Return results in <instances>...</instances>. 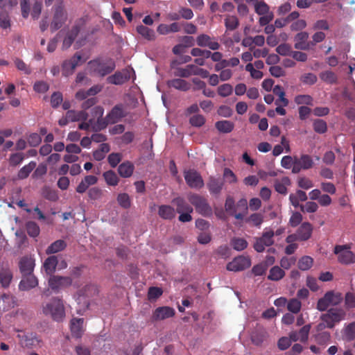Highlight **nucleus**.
Returning a JSON list of instances; mask_svg holds the SVG:
<instances>
[{
  "mask_svg": "<svg viewBox=\"0 0 355 355\" xmlns=\"http://www.w3.org/2000/svg\"><path fill=\"white\" fill-rule=\"evenodd\" d=\"M45 315H51L55 321H62L65 316V310L63 302L58 297H53L43 308Z\"/></svg>",
  "mask_w": 355,
  "mask_h": 355,
  "instance_id": "obj_1",
  "label": "nucleus"
},
{
  "mask_svg": "<svg viewBox=\"0 0 355 355\" xmlns=\"http://www.w3.org/2000/svg\"><path fill=\"white\" fill-rule=\"evenodd\" d=\"M73 280L71 277L51 275L49 279V286L55 292L60 289L69 287L72 284Z\"/></svg>",
  "mask_w": 355,
  "mask_h": 355,
  "instance_id": "obj_9",
  "label": "nucleus"
},
{
  "mask_svg": "<svg viewBox=\"0 0 355 355\" xmlns=\"http://www.w3.org/2000/svg\"><path fill=\"white\" fill-rule=\"evenodd\" d=\"M349 245H336L334 253L337 255L338 261L343 265H349L355 262V254L350 250Z\"/></svg>",
  "mask_w": 355,
  "mask_h": 355,
  "instance_id": "obj_5",
  "label": "nucleus"
},
{
  "mask_svg": "<svg viewBox=\"0 0 355 355\" xmlns=\"http://www.w3.org/2000/svg\"><path fill=\"white\" fill-rule=\"evenodd\" d=\"M117 201L120 206L125 209L129 208L131 205L130 197L126 193L119 194Z\"/></svg>",
  "mask_w": 355,
  "mask_h": 355,
  "instance_id": "obj_57",
  "label": "nucleus"
},
{
  "mask_svg": "<svg viewBox=\"0 0 355 355\" xmlns=\"http://www.w3.org/2000/svg\"><path fill=\"white\" fill-rule=\"evenodd\" d=\"M88 196L91 200H99L103 196V191L98 187H94L88 191Z\"/></svg>",
  "mask_w": 355,
  "mask_h": 355,
  "instance_id": "obj_64",
  "label": "nucleus"
},
{
  "mask_svg": "<svg viewBox=\"0 0 355 355\" xmlns=\"http://www.w3.org/2000/svg\"><path fill=\"white\" fill-rule=\"evenodd\" d=\"M67 19V13L62 3L54 6V13L51 22L50 28L51 32L60 29Z\"/></svg>",
  "mask_w": 355,
  "mask_h": 355,
  "instance_id": "obj_6",
  "label": "nucleus"
},
{
  "mask_svg": "<svg viewBox=\"0 0 355 355\" xmlns=\"http://www.w3.org/2000/svg\"><path fill=\"white\" fill-rule=\"evenodd\" d=\"M313 265V259L309 256L302 257L298 261V268L302 270H309Z\"/></svg>",
  "mask_w": 355,
  "mask_h": 355,
  "instance_id": "obj_52",
  "label": "nucleus"
},
{
  "mask_svg": "<svg viewBox=\"0 0 355 355\" xmlns=\"http://www.w3.org/2000/svg\"><path fill=\"white\" fill-rule=\"evenodd\" d=\"M345 313L341 309L331 308L320 315V320L327 324V328L333 329L336 324L345 318Z\"/></svg>",
  "mask_w": 355,
  "mask_h": 355,
  "instance_id": "obj_4",
  "label": "nucleus"
},
{
  "mask_svg": "<svg viewBox=\"0 0 355 355\" xmlns=\"http://www.w3.org/2000/svg\"><path fill=\"white\" fill-rule=\"evenodd\" d=\"M158 215L164 220H172L175 217V210L170 205H160L158 208Z\"/></svg>",
  "mask_w": 355,
  "mask_h": 355,
  "instance_id": "obj_24",
  "label": "nucleus"
},
{
  "mask_svg": "<svg viewBox=\"0 0 355 355\" xmlns=\"http://www.w3.org/2000/svg\"><path fill=\"white\" fill-rule=\"evenodd\" d=\"M83 318H73L71 320V332L72 336L75 338H80L84 332L83 329Z\"/></svg>",
  "mask_w": 355,
  "mask_h": 355,
  "instance_id": "obj_22",
  "label": "nucleus"
},
{
  "mask_svg": "<svg viewBox=\"0 0 355 355\" xmlns=\"http://www.w3.org/2000/svg\"><path fill=\"white\" fill-rule=\"evenodd\" d=\"M216 128L222 133H230L234 128L233 122L227 120L217 121L215 123Z\"/></svg>",
  "mask_w": 355,
  "mask_h": 355,
  "instance_id": "obj_35",
  "label": "nucleus"
},
{
  "mask_svg": "<svg viewBox=\"0 0 355 355\" xmlns=\"http://www.w3.org/2000/svg\"><path fill=\"white\" fill-rule=\"evenodd\" d=\"M313 161L309 155H302L300 158L295 157V165L292 168L293 173H298L302 169L307 170L312 168Z\"/></svg>",
  "mask_w": 355,
  "mask_h": 355,
  "instance_id": "obj_13",
  "label": "nucleus"
},
{
  "mask_svg": "<svg viewBox=\"0 0 355 355\" xmlns=\"http://www.w3.org/2000/svg\"><path fill=\"white\" fill-rule=\"evenodd\" d=\"M281 165L286 169L293 168L294 165H295V157L293 158L289 155L284 156L281 160Z\"/></svg>",
  "mask_w": 355,
  "mask_h": 355,
  "instance_id": "obj_61",
  "label": "nucleus"
},
{
  "mask_svg": "<svg viewBox=\"0 0 355 355\" xmlns=\"http://www.w3.org/2000/svg\"><path fill=\"white\" fill-rule=\"evenodd\" d=\"M62 94L60 92H55L51 97V105L53 108H57L62 102Z\"/></svg>",
  "mask_w": 355,
  "mask_h": 355,
  "instance_id": "obj_60",
  "label": "nucleus"
},
{
  "mask_svg": "<svg viewBox=\"0 0 355 355\" xmlns=\"http://www.w3.org/2000/svg\"><path fill=\"white\" fill-rule=\"evenodd\" d=\"M83 62H85V60H82V55L79 53H76L70 59L62 62V75L64 76L71 75L76 67L81 65Z\"/></svg>",
  "mask_w": 355,
  "mask_h": 355,
  "instance_id": "obj_8",
  "label": "nucleus"
},
{
  "mask_svg": "<svg viewBox=\"0 0 355 355\" xmlns=\"http://www.w3.org/2000/svg\"><path fill=\"white\" fill-rule=\"evenodd\" d=\"M172 203L176 207V211L178 213L184 211L193 212V207L189 205L183 198H175L173 199Z\"/></svg>",
  "mask_w": 355,
  "mask_h": 355,
  "instance_id": "obj_25",
  "label": "nucleus"
},
{
  "mask_svg": "<svg viewBox=\"0 0 355 355\" xmlns=\"http://www.w3.org/2000/svg\"><path fill=\"white\" fill-rule=\"evenodd\" d=\"M67 247V243L64 240H57L52 243L46 250L47 254H52L64 250Z\"/></svg>",
  "mask_w": 355,
  "mask_h": 355,
  "instance_id": "obj_32",
  "label": "nucleus"
},
{
  "mask_svg": "<svg viewBox=\"0 0 355 355\" xmlns=\"http://www.w3.org/2000/svg\"><path fill=\"white\" fill-rule=\"evenodd\" d=\"M254 11L259 15H264L271 12L268 5L263 1H257L254 3Z\"/></svg>",
  "mask_w": 355,
  "mask_h": 355,
  "instance_id": "obj_45",
  "label": "nucleus"
},
{
  "mask_svg": "<svg viewBox=\"0 0 355 355\" xmlns=\"http://www.w3.org/2000/svg\"><path fill=\"white\" fill-rule=\"evenodd\" d=\"M188 200L194 206L196 211L203 216H209L212 214V209L207 200L197 193H191L188 196Z\"/></svg>",
  "mask_w": 355,
  "mask_h": 355,
  "instance_id": "obj_2",
  "label": "nucleus"
},
{
  "mask_svg": "<svg viewBox=\"0 0 355 355\" xmlns=\"http://www.w3.org/2000/svg\"><path fill=\"white\" fill-rule=\"evenodd\" d=\"M217 92L219 96L227 97L232 94L233 87L228 83L223 84L218 87Z\"/></svg>",
  "mask_w": 355,
  "mask_h": 355,
  "instance_id": "obj_53",
  "label": "nucleus"
},
{
  "mask_svg": "<svg viewBox=\"0 0 355 355\" xmlns=\"http://www.w3.org/2000/svg\"><path fill=\"white\" fill-rule=\"evenodd\" d=\"M274 232L272 230H265L261 236L255 239L254 249L257 252H263L266 247L272 245L274 243Z\"/></svg>",
  "mask_w": 355,
  "mask_h": 355,
  "instance_id": "obj_7",
  "label": "nucleus"
},
{
  "mask_svg": "<svg viewBox=\"0 0 355 355\" xmlns=\"http://www.w3.org/2000/svg\"><path fill=\"white\" fill-rule=\"evenodd\" d=\"M310 329H311V324H306V325L303 326L300 329L299 331H297L300 341H301L302 343H305L307 341Z\"/></svg>",
  "mask_w": 355,
  "mask_h": 355,
  "instance_id": "obj_59",
  "label": "nucleus"
},
{
  "mask_svg": "<svg viewBox=\"0 0 355 355\" xmlns=\"http://www.w3.org/2000/svg\"><path fill=\"white\" fill-rule=\"evenodd\" d=\"M21 276V279L19 284V289L20 291H27L35 288L38 285V279L33 273Z\"/></svg>",
  "mask_w": 355,
  "mask_h": 355,
  "instance_id": "obj_15",
  "label": "nucleus"
},
{
  "mask_svg": "<svg viewBox=\"0 0 355 355\" xmlns=\"http://www.w3.org/2000/svg\"><path fill=\"white\" fill-rule=\"evenodd\" d=\"M302 307L301 302L296 299H291L287 303V309L292 313H297L300 311Z\"/></svg>",
  "mask_w": 355,
  "mask_h": 355,
  "instance_id": "obj_47",
  "label": "nucleus"
},
{
  "mask_svg": "<svg viewBox=\"0 0 355 355\" xmlns=\"http://www.w3.org/2000/svg\"><path fill=\"white\" fill-rule=\"evenodd\" d=\"M295 102L297 105L304 104L307 105H312L313 98L307 94L297 95L295 98Z\"/></svg>",
  "mask_w": 355,
  "mask_h": 355,
  "instance_id": "obj_55",
  "label": "nucleus"
},
{
  "mask_svg": "<svg viewBox=\"0 0 355 355\" xmlns=\"http://www.w3.org/2000/svg\"><path fill=\"white\" fill-rule=\"evenodd\" d=\"M12 279V272L8 268H3L0 270V283L2 287L8 288Z\"/></svg>",
  "mask_w": 355,
  "mask_h": 355,
  "instance_id": "obj_30",
  "label": "nucleus"
},
{
  "mask_svg": "<svg viewBox=\"0 0 355 355\" xmlns=\"http://www.w3.org/2000/svg\"><path fill=\"white\" fill-rule=\"evenodd\" d=\"M89 64L92 71L101 77L110 74L116 67L115 62L112 59L107 60H94L90 61Z\"/></svg>",
  "mask_w": 355,
  "mask_h": 355,
  "instance_id": "obj_3",
  "label": "nucleus"
},
{
  "mask_svg": "<svg viewBox=\"0 0 355 355\" xmlns=\"http://www.w3.org/2000/svg\"><path fill=\"white\" fill-rule=\"evenodd\" d=\"M231 245L234 250L241 251L248 247V242L244 239L234 238L231 240Z\"/></svg>",
  "mask_w": 355,
  "mask_h": 355,
  "instance_id": "obj_49",
  "label": "nucleus"
},
{
  "mask_svg": "<svg viewBox=\"0 0 355 355\" xmlns=\"http://www.w3.org/2000/svg\"><path fill=\"white\" fill-rule=\"evenodd\" d=\"M309 33L305 31L298 33L294 37L295 48L299 50H309L311 49L310 41H308Z\"/></svg>",
  "mask_w": 355,
  "mask_h": 355,
  "instance_id": "obj_16",
  "label": "nucleus"
},
{
  "mask_svg": "<svg viewBox=\"0 0 355 355\" xmlns=\"http://www.w3.org/2000/svg\"><path fill=\"white\" fill-rule=\"evenodd\" d=\"M137 31L142 37L147 40L150 41L155 40V35L154 31L144 25L137 26Z\"/></svg>",
  "mask_w": 355,
  "mask_h": 355,
  "instance_id": "obj_40",
  "label": "nucleus"
},
{
  "mask_svg": "<svg viewBox=\"0 0 355 355\" xmlns=\"http://www.w3.org/2000/svg\"><path fill=\"white\" fill-rule=\"evenodd\" d=\"M97 293V288L94 284H87L78 291V303L83 302V310L89 308V302L87 297H92Z\"/></svg>",
  "mask_w": 355,
  "mask_h": 355,
  "instance_id": "obj_11",
  "label": "nucleus"
},
{
  "mask_svg": "<svg viewBox=\"0 0 355 355\" xmlns=\"http://www.w3.org/2000/svg\"><path fill=\"white\" fill-rule=\"evenodd\" d=\"M36 163L33 161H31L28 164L24 166L18 172L17 177L19 180H24L28 177L30 173L33 171V170L35 168Z\"/></svg>",
  "mask_w": 355,
  "mask_h": 355,
  "instance_id": "obj_39",
  "label": "nucleus"
},
{
  "mask_svg": "<svg viewBox=\"0 0 355 355\" xmlns=\"http://www.w3.org/2000/svg\"><path fill=\"white\" fill-rule=\"evenodd\" d=\"M108 124H110V123L108 122L107 116L105 118H103V116L101 118H98L96 119V123L94 121V123L92 125V130L95 132L101 131L105 129Z\"/></svg>",
  "mask_w": 355,
  "mask_h": 355,
  "instance_id": "obj_48",
  "label": "nucleus"
},
{
  "mask_svg": "<svg viewBox=\"0 0 355 355\" xmlns=\"http://www.w3.org/2000/svg\"><path fill=\"white\" fill-rule=\"evenodd\" d=\"M58 265V257L52 255L49 257L44 262L43 267L47 275H52Z\"/></svg>",
  "mask_w": 355,
  "mask_h": 355,
  "instance_id": "obj_23",
  "label": "nucleus"
},
{
  "mask_svg": "<svg viewBox=\"0 0 355 355\" xmlns=\"http://www.w3.org/2000/svg\"><path fill=\"white\" fill-rule=\"evenodd\" d=\"M189 122L192 126L201 127L205 123V118L202 114H196L190 118Z\"/></svg>",
  "mask_w": 355,
  "mask_h": 355,
  "instance_id": "obj_63",
  "label": "nucleus"
},
{
  "mask_svg": "<svg viewBox=\"0 0 355 355\" xmlns=\"http://www.w3.org/2000/svg\"><path fill=\"white\" fill-rule=\"evenodd\" d=\"M122 159V155L119 153H112L107 157V162L112 168H115Z\"/></svg>",
  "mask_w": 355,
  "mask_h": 355,
  "instance_id": "obj_56",
  "label": "nucleus"
},
{
  "mask_svg": "<svg viewBox=\"0 0 355 355\" xmlns=\"http://www.w3.org/2000/svg\"><path fill=\"white\" fill-rule=\"evenodd\" d=\"M130 79L128 71H116L114 74L110 76L107 78V83L116 85L125 83Z\"/></svg>",
  "mask_w": 355,
  "mask_h": 355,
  "instance_id": "obj_20",
  "label": "nucleus"
},
{
  "mask_svg": "<svg viewBox=\"0 0 355 355\" xmlns=\"http://www.w3.org/2000/svg\"><path fill=\"white\" fill-rule=\"evenodd\" d=\"M175 315V310L169 306L159 307L153 313V318L155 320H164Z\"/></svg>",
  "mask_w": 355,
  "mask_h": 355,
  "instance_id": "obj_18",
  "label": "nucleus"
},
{
  "mask_svg": "<svg viewBox=\"0 0 355 355\" xmlns=\"http://www.w3.org/2000/svg\"><path fill=\"white\" fill-rule=\"evenodd\" d=\"M313 130L319 134H323L327 130V123L322 119H315L313 123Z\"/></svg>",
  "mask_w": 355,
  "mask_h": 355,
  "instance_id": "obj_51",
  "label": "nucleus"
},
{
  "mask_svg": "<svg viewBox=\"0 0 355 355\" xmlns=\"http://www.w3.org/2000/svg\"><path fill=\"white\" fill-rule=\"evenodd\" d=\"M26 229L28 234L31 237H37L40 234V227L34 221H28L26 223Z\"/></svg>",
  "mask_w": 355,
  "mask_h": 355,
  "instance_id": "obj_44",
  "label": "nucleus"
},
{
  "mask_svg": "<svg viewBox=\"0 0 355 355\" xmlns=\"http://www.w3.org/2000/svg\"><path fill=\"white\" fill-rule=\"evenodd\" d=\"M67 114L70 121H87L88 118V114L83 110L76 111L74 110H69Z\"/></svg>",
  "mask_w": 355,
  "mask_h": 355,
  "instance_id": "obj_33",
  "label": "nucleus"
},
{
  "mask_svg": "<svg viewBox=\"0 0 355 355\" xmlns=\"http://www.w3.org/2000/svg\"><path fill=\"white\" fill-rule=\"evenodd\" d=\"M268 336L266 331L263 329H258L251 334V340L255 345H261Z\"/></svg>",
  "mask_w": 355,
  "mask_h": 355,
  "instance_id": "obj_29",
  "label": "nucleus"
},
{
  "mask_svg": "<svg viewBox=\"0 0 355 355\" xmlns=\"http://www.w3.org/2000/svg\"><path fill=\"white\" fill-rule=\"evenodd\" d=\"M80 31L79 27L78 26H75L72 27L70 32L67 35L63 40V47L67 49L71 46L73 44L74 40L78 35Z\"/></svg>",
  "mask_w": 355,
  "mask_h": 355,
  "instance_id": "obj_37",
  "label": "nucleus"
},
{
  "mask_svg": "<svg viewBox=\"0 0 355 355\" xmlns=\"http://www.w3.org/2000/svg\"><path fill=\"white\" fill-rule=\"evenodd\" d=\"M290 184V178L288 177H284L281 180H276L274 186L277 192L285 195L287 193V186H289Z\"/></svg>",
  "mask_w": 355,
  "mask_h": 355,
  "instance_id": "obj_34",
  "label": "nucleus"
},
{
  "mask_svg": "<svg viewBox=\"0 0 355 355\" xmlns=\"http://www.w3.org/2000/svg\"><path fill=\"white\" fill-rule=\"evenodd\" d=\"M180 31V26L177 22H173L170 25L161 24L158 26L157 31L160 35H167L170 33H177Z\"/></svg>",
  "mask_w": 355,
  "mask_h": 355,
  "instance_id": "obj_26",
  "label": "nucleus"
},
{
  "mask_svg": "<svg viewBox=\"0 0 355 355\" xmlns=\"http://www.w3.org/2000/svg\"><path fill=\"white\" fill-rule=\"evenodd\" d=\"M320 78L324 83L330 85L336 84L338 82L337 75L331 70H326L320 72Z\"/></svg>",
  "mask_w": 355,
  "mask_h": 355,
  "instance_id": "obj_36",
  "label": "nucleus"
},
{
  "mask_svg": "<svg viewBox=\"0 0 355 355\" xmlns=\"http://www.w3.org/2000/svg\"><path fill=\"white\" fill-rule=\"evenodd\" d=\"M313 227L310 223L304 222L302 223L297 230L298 241H307L312 234Z\"/></svg>",
  "mask_w": 355,
  "mask_h": 355,
  "instance_id": "obj_21",
  "label": "nucleus"
},
{
  "mask_svg": "<svg viewBox=\"0 0 355 355\" xmlns=\"http://www.w3.org/2000/svg\"><path fill=\"white\" fill-rule=\"evenodd\" d=\"M106 116L108 122H110V124H114L125 117L127 113L125 112L122 104H117L112 107Z\"/></svg>",
  "mask_w": 355,
  "mask_h": 355,
  "instance_id": "obj_14",
  "label": "nucleus"
},
{
  "mask_svg": "<svg viewBox=\"0 0 355 355\" xmlns=\"http://www.w3.org/2000/svg\"><path fill=\"white\" fill-rule=\"evenodd\" d=\"M24 159V155L22 153H15L11 154L9 157V164L11 166H17Z\"/></svg>",
  "mask_w": 355,
  "mask_h": 355,
  "instance_id": "obj_54",
  "label": "nucleus"
},
{
  "mask_svg": "<svg viewBox=\"0 0 355 355\" xmlns=\"http://www.w3.org/2000/svg\"><path fill=\"white\" fill-rule=\"evenodd\" d=\"M168 85L170 87H173L183 92L188 91L191 87L190 84L182 78H175L168 80Z\"/></svg>",
  "mask_w": 355,
  "mask_h": 355,
  "instance_id": "obj_28",
  "label": "nucleus"
},
{
  "mask_svg": "<svg viewBox=\"0 0 355 355\" xmlns=\"http://www.w3.org/2000/svg\"><path fill=\"white\" fill-rule=\"evenodd\" d=\"M324 297L327 299L329 305H338L342 301L341 294L334 293L333 291L327 292Z\"/></svg>",
  "mask_w": 355,
  "mask_h": 355,
  "instance_id": "obj_43",
  "label": "nucleus"
},
{
  "mask_svg": "<svg viewBox=\"0 0 355 355\" xmlns=\"http://www.w3.org/2000/svg\"><path fill=\"white\" fill-rule=\"evenodd\" d=\"M207 185L210 193L217 196L220 193L224 185V182L220 178L210 177Z\"/></svg>",
  "mask_w": 355,
  "mask_h": 355,
  "instance_id": "obj_19",
  "label": "nucleus"
},
{
  "mask_svg": "<svg viewBox=\"0 0 355 355\" xmlns=\"http://www.w3.org/2000/svg\"><path fill=\"white\" fill-rule=\"evenodd\" d=\"M285 276V272L280 267L275 266L270 268L268 279L271 281H279Z\"/></svg>",
  "mask_w": 355,
  "mask_h": 355,
  "instance_id": "obj_38",
  "label": "nucleus"
},
{
  "mask_svg": "<svg viewBox=\"0 0 355 355\" xmlns=\"http://www.w3.org/2000/svg\"><path fill=\"white\" fill-rule=\"evenodd\" d=\"M163 293L161 288L152 286L150 287L148 292V298L149 300H156Z\"/></svg>",
  "mask_w": 355,
  "mask_h": 355,
  "instance_id": "obj_58",
  "label": "nucleus"
},
{
  "mask_svg": "<svg viewBox=\"0 0 355 355\" xmlns=\"http://www.w3.org/2000/svg\"><path fill=\"white\" fill-rule=\"evenodd\" d=\"M35 259L31 257H23L19 262V268L21 275L33 273Z\"/></svg>",
  "mask_w": 355,
  "mask_h": 355,
  "instance_id": "obj_17",
  "label": "nucleus"
},
{
  "mask_svg": "<svg viewBox=\"0 0 355 355\" xmlns=\"http://www.w3.org/2000/svg\"><path fill=\"white\" fill-rule=\"evenodd\" d=\"M251 266V260L248 257L239 256L227 264V270L238 272L244 270Z\"/></svg>",
  "mask_w": 355,
  "mask_h": 355,
  "instance_id": "obj_12",
  "label": "nucleus"
},
{
  "mask_svg": "<svg viewBox=\"0 0 355 355\" xmlns=\"http://www.w3.org/2000/svg\"><path fill=\"white\" fill-rule=\"evenodd\" d=\"M300 80L304 84L312 85L316 83L317 76L313 73H307L301 76Z\"/></svg>",
  "mask_w": 355,
  "mask_h": 355,
  "instance_id": "obj_62",
  "label": "nucleus"
},
{
  "mask_svg": "<svg viewBox=\"0 0 355 355\" xmlns=\"http://www.w3.org/2000/svg\"><path fill=\"white\" fill-rule=\"evenodd\" d=\"M176 65H178V60H173L171 64V67L174 69L173 75L175 76L180 78H189L191 76L189 64L184 68L177 67Z\"/></svg>",
  "mask_w": 355,
  "mask_h": 355,
  "instance_id": "obj_31",
  "label": "nucleus"
},
{
  "mask_svg": "<svg viewBox=\"0 0 355 355\" xmlns=\"http://www.w3.org/2000/svg\"><path fill=\"white\" fill-rule=\"evenodd\" d=\"M239 21L234 15H228L225 20V26L229 31H234L238 28Z\"/></svg>",
  "mask_w": 355,
  "mask_h": 355,
  "instance_id": "obj_46",
  "label": "nucleus"
},
{
  "mask_svg": "<svg viewBox=\"0 0 355 355\" xmlns=\"http://www.w3.org/2000/svg\"><path fill=\"white\" fill-rule=\"evenodd\" d=\"M331 339V334L327 331L318 333L315 336V340L318 345H327Z\"/></svg>",
  "mask_w": 355,
  "mask_h": 355,
  "instance_id": "obj_50",
  "label": "nucleus"
},
{
  "mask_svg": "<svg viewBox=\"0 0 355 355\" xmlns=\"http://www.w3.org/2000/svg\"><path fill=\"white\" fill-rule=\"evenodd\" d=\"M103 176L110 186H116L119 184V179L116 173L112 170L103 173Z\"/></svg>",
  "mask_w": 355,
  "mask_h": 355,
  "instance_id": "obj_42",
  "label": "nucleus"
},
{
  "mask_svg": "<svg viewBox=\"0 0 355 355\" xmlns=\"http://www.w3.org/2000/svg\"><path fill=\"white\" fill-rule=\"evenodd\" d=\"M20 338L21 344L25 347H31L37 342V338L33 334H25L18 335Z\"/></svg>",
  "mask_w": 355,
  "mask_h": 355,
  "instance_id": "obj_41",
  "label": "nucleus"
},
{
  "mask_svg": "<svg viewBox=\"0 0 355 355\" xmlns=\"http://www.w3.org/2000/svg\"><path fill=\"white\" fill-rule=\"evenodd\" d=\"M135 166L129 161L121 164L118 167V173L122 178H130L134 172Z\"/></svg>",
  "mask_w": 355,
  "mask_h": 355,
  "instance_id": "obj_27",
  "label": "nucleus"
},
{
  "mask_svg": "<svg viewBox=\"0 0 355 355\" xmlns=\"http://www.w3.org/2000/svg\"><path fill=\"white\" fill-rule=\"evenodd\" d=\"M184 177L187 185L193 189H201L204 187V181L200 174L193 169L184 172Z\"/></svg>",
  "mask_w": 355,
  "mask_h": 355,
  "instance_id": "obj_10",
  "label": "nucleus"
}]
</instances>
